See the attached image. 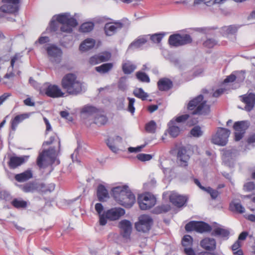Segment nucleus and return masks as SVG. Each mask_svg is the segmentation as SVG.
<instances>
[{
	"label": "nucleus",
	"instance_id": "obj_27",
	"mask_svg": "<svg viewBox=\"0 0 255 255\" xmlns=\"http://www.w3.org/2000/svg\"><path fill=\"white\" fill-rule=\"evenodd\" d=\"M240 27V25L235 24L225 26L221 28L220 32L224 36L234 34Z\"/></svg>",
	"mask_w": 255,
	"mask_h": 255
},
{
	"label": "nucleus",
	"instance_id": "obj_32",
	"mask_svg": "<svg viewBox=\"0 0 255 255\" xmlns=\"http://www.w3.org/2000/svg\"><path fill=\"white\" fill-rule=\"evenodd\" d=\"M95 210L99 216V224L101 226H105L107 224V220L105 217L106 212L102 214L104 207L102 204L97 203L95 206Z\"/></svg>",
	"mask_w": 255,
	"mask_h": 255
},
{
	"label": "nucleus",
	"instance_id": "obj_44",
	"mask_svg": "<svg viewBox=\"0 0 255 255\" xmlns=\"http://www.w3.org/2000/svg\"><path fill=\"white\" fill-rule=\"evenodd\" d=\"M11 204L16 208H25L27 206V202L21 199H14Z\"/></svg>",
	"mask_w": 255,
	"mask_h": 255
},
{
	"label": "nucleus",
	"instance_id": "obj_24",
	"mask_svg": "<svg viewBox=\"0 0 255 255\" xmlns=\"http://www.w3.org/2000/svg\"><path fill=\"white\" fill-rule=\"evenodd\" d=\"M211 231V235L212 236L219 237L225 239H227L230 234V232L227 229L220 226H215L212 228Z\"/></svg>",
	"mask_w": 255,
	"mask_h": 255
},
{
	"label": "nucleus",
	"instance_id": "obj_38",
	"mask_svg": "<svg viewBox=\"0 0 255 255\" xmlns=\"http://www.w3.org/2000/svg\"><path fill=\"white\" fill-rule=\"evenodd\" d=\"M136 66L129 61H126L123 64L122 68L125 74H129L132 73Z\"/></svg>",
	"mask_w": 255,
	"mask_h": 255
},
{
	"label": "nucleus",
	"instance_id": "obj_51",
	"mask_svg": "<svg viewBox=\"0 0 255 255\" xmlns=\"http://www.w3.org/2000/svg\"><path fill=\"white\" fill-rule=\"evenodd\" d=\"M100 62L108 61L111 57V54L109 52H104L98 54Z\"/></svg>",
	"mask_w": 255,
	"mask_h": 255
},
{
	"label": "nucleus",
	"instance_id": "obj_17",
	"mask_svg": "<svg viewBox=\"0 0 255 255\" xmlns=\"http://www.w3.org/2000/svg\"><path fill=\"white\" fill-rule=\"evenodd\" d=\"M119 227L122 236L126 240L130 239L132 230V224L127 220H123L120 222Z\"/></svg>",
	"mask_w": 255,
	"mask_h": 255
},
{
	"label": "nucleus",
	"instance_id": "obj_31",
	"mask_svg": "<svg viewBox=\"0 0 255 255\" xmlns=\"http://www.w3.org/2000/svg\"><path fill=\"white\" fill-rule=\"evenodd\" d=\"M27 157L11 156L9 158V166L11 168H15L24 162Z\"/></svg>",
	"mask_w": 255,
	"mask_h": 255
},
{
	"label": "nucleus",
	"instance_id": "obj_34",
	"mask_svg": "<svg viewBox=\"0 0 255 255\" xmlns=\"http://www.w3.org/2000/svg\"><path fill=\"white\" fill-rule=\"evenodd\" d=\"M196 231L199 233L210 232L212 227L208 224L203 222H195Z\"/></svg>",
	"mask_w": 255,
	"mask_h": 255
},
{
	"label": "nucleus",
	"instance_id": "obj_5",
	"mask_svg": "<svg viewBox=\"0 0 255 255\" xmlns=\"http://www.w3.org/2000/svg\"><path fill=\"white\" fill-rule=\"evenodd\" d=\"M203 99V96L200 95L189 102L187 108L189 110H194L193 115H207L210 112V106Z\"/></svg>",
	"mask_w": 255,
	"mask_h": 255
},
{
	"label": "nucleus",
	"instance_id": "obj_22",
	"mask_svg": "<svg viewBox=\"0 0 255 255\" xmlns=\"http://www.w3.org/2000/svg\"><path fill=\"white\" fill-rule=\"evenodd\" d=\"M169 199L173 205L178 207L183 206L187 201L185 196H181L174 191L171 192L169 195Z\"/></svg>",
	"mask_w": 255,
	"mask_h": 255
},
{
	"label": "nucleus",
	"instance_id": "obj_54",
	"mask_svg": "<svg viewBox=\"0 0 255 255\" xmlns=\"http://www.w3.org/2000/svg\"><path fill=\"white\" fill-rule=\"evenodd\" d=\"M205 191L210 194L213 199H215L219 195V192L217 190L213 189L210 187H207Z\"/></svg>",
	"mask_w": 255,
	"mask_h": 255
},
{
	"label": "nucleus",
	"instance_id": "obj_49",
	"mask_svg": "<svg viewBox=\"0 0 255 255\" xmlns=\"http://www.w3.org/2000/svg\"><path fill=\"white\" fill-rule=\"evenodd\" d=\"M156 128V124L153 121H151L146 125L145 130L149 133H154Z\"/></svg>",
	"mask_w": 255,
	"mask_h": 255
},
{
	"label": "nucleus",
	"instance_id": "obj_33",
	"mask_svg": "<svg viewBox=\"0 0 255 255\" xmlns=\"http://www.w3.org/2000/svg\"><path fill=\"white\" fill-rule=\"evenodd\" d=\"M168 132L169 134L173 137L177 136L180 132V126L178 125L174 120H171L168 124Z\"/></svg>",
	"mask_w": 255,
	"mask_h": 255
},
{
	"label": "nucleus",
	"instance_id": "obj_13",
	"mask_svg": "<svg viewBox=\"0 0 255 255\" xmlns=\"http://www.w3.org/2000/svg\"><path fill=\"white\" fill-rule=\"evenodd\" d=\"M169 43L171 45L179 46L190 43L192 38L188 34H173L169 36Z\"/></svg>",
	"mask_w": 255,
	"mask_h": 255
},
{
	"label": "nucleus",
	"instance_id": "obj_16",
	"mask_svg": "<svg viewBox=\"0 0 255 255\" xmlns=\"http://www.w3.org/2000/svg\"><path fill=\"white\" fill-rule=\"evenodd\" d=\"M19 0H2L3 4L0 7L1 11L4 13H13L18 10Z\"/></svg>",
	"mask_w": 255,
	"mask_h": 255
},
{
	"label": "nucleus",
	"instance_id": "obj_8",
	"mask_svg": "<svg viewBox=\"0 0 255 255\" xmlns=\"http://www.w3.org/2000/svg\"><path fill=\"white\" fill-rule=\"evenodd\" d=\"M230 130L225 128H218L217 132L212 138V142L215 144L224 146L228 142Z\"/></svg>",
	"mask_w": 255,
	"mask_h": 255
},
{
	"label": "nucleus",
	"instance_id": "obj_42",
	"mask_svg": "<svg viewBox=\"0 0 255 255\" xmlns=\"http://www.w3.org/2000/svg\"><path fill=\"white\" fill-rule=\"evenodd\" d=\"M113 67L112 63L103 64L100 66L95 67L96 70L101 73H105L110 71Z\"/></svg>",
	"mask_w": 255,
	"mask_h": 255
},
{
	"label": "nucleus",
	"instance_id": "obj_4",
	"mask_svg": "<svg viewBox=\"0 0 255 255\" xmlns=\"http://www.w3.org/2000/svg\"><path fill=\"white\" fill-rule=\"evenodd\" d=\"M61 85L69 95H77L85 91V87L83 83L79 80L76 75L67 74L62 79Z\"/></svg>",
	"mask_w": 255,
	"mask_h": 255
},
{
	"label": "nucleus",
	"instance_id": "obj_43",
	"mask_svg": "<svg viewBox=\"0 0 255 255\" xmlns=\"http://www.w3.org/2000/svg\"><path fill=\"white\" fill-rule=\"evenodd\" d=\"M94 27V24L93 22H85L81 25L80 31L82 32H89L93 30Z\"/></svg>",
	"mask_w": 255,
	"mask_h": 255
},
{
	"label": "nucleus",
	"instance_id": "obj_6",
	"mask_svg": "<svg viewBox=\"0 0 255 255\" xmlns=\"http://www.w3.org/2000/svg\"><path fill=\"white\" fill-rule=\"evenodd\" d=\"M40 93L53 98L62 97L65 95L58 86L48 83H45L40 88Z\"/></svg>",
	"mask_w": 255,
	"mask_h": 255
},
{
	"label": "nucleus",
	"instance_id": "obj_50",
	"mask_svg": "<svg viewBox=\"0 0 255 255\" xmlns=\"http://www.w3.org/2000/svg\"><path fill=\"white\" fill-rule=\"evenodd\" d=\"M235 156L236 155L234 150H228L225 152L223 157V159L224 162H227L229 158L233 159Z\"/></svg>",
	"mask_w": 255,
	"mask_h": 255
},
{
	"label": "nucleus",
	"instance_id": "obj_11",
	"mask_svg": "<svg viewBox=\"0 0 255 255\" xmlns=\"http://www.w3.org/2000/svg\"><path fill=\"white\" fill-rule=\"evenodd\" d=\"M55 155V150L53 148H50L47 150H44L40 153L37 160V164L42 168L49 164L53 159Z\"/></svg>",
	"mask_w": 255,
	"mask_h": 255
},
{
	"label": "nucleus",
	"instance_id": "obj_14",
	"mask_svg": "<svg viewBox=\"0 0 255 255\" xmlns=\"http://www.w3.org/2000/svg\"><path fill=\"white\" fill-rule=\"evenodd\" d=\"M21 56L19 54L16 53L12 57L10 61V65L7 69V72L5 75L4 78L7 79H11L13 78L16 73L19 74V71L17 70V63L20 60Z\"/></svg>",
	"mask_w": 255,
	"mask_h": 255
},
{
	"label": "nucleus",
	"instance_id": "obj_3",
	"mask_svg": "<svg viewBox=\"0 0 255 255\" xmlns=\"http://www.w3.org/2000/svg\"><path fill=\"white\" fill-rule=\"evenodd\" d=\"M112 191L115 200L126 208H130L135 202V196L127 186H117Z\"/></svg>",
	"mask_w": 255,
	"mask_h": 255
},
{
	"label": "nucleus",
	"instance_id": "obj_30",
	"mask_svg": "<svg viewBox=\"0 0 255 255\" xmlns=\"http://www.w3.org/2000/svg\"><path fill=\"white\" fill-rule=\"evenodd\" d=\"M149 39V35H144L139 36L128 46V49L138 48L144 45Z\"/></svg>",
	"mask_w": 255,
	"mask_h": 255
},
{
	"label": "nucleus",
	"instance_id": "obj_56",
	"mask_svg": "<svg viewBox=\"0 0 255 255\" xmlns=\"http://www.w3.org/2000/svg\"><path fill=\"white\" fill-rule=\"evenodd\" d=\"M188 118L189 115L187 114L181 115L177 117L176 119L174 120V122H176L178 125L180 126V124L186 121Z\"/></svg>",
	"mask_w": 255,
	"mask_h": 255
},
{
	"label": "nucleus",
	"instance_id": "obj_46",
	"mask_svg": "<svg viewBox=\"0 0 255 255\" xmlns=\"http://www.w3.org/2000/svg\"><path fill=\"white\" fill-rule=\"evenodd\" d=\"M241 246V242L237 241L232 246V250L234 255H243V251L240 249Z\"/></svg>",
	"mask_w": 255,
	"mask_h": 255
},
{
	"label": "nucleus",
	"instance_id": "obj_29",
	"mask_svg": "<svg viewBox=\"0 0 255 255\" xmlns=\"http://www.w3.org/2000/svg\"><path fill=\"white\" fill-rule=\"evenodd\" d=\"M97 195L98 200L101 202L106 201L109 198L108 190L106 187L102 184L98 186Z\"/></svg>",
	"mask_w": 255,
	"mask_h": 255
},
{
	"label": "nucleus",
	"instance_id": "obj_41",
	"mask_svg": "<svg viewBox=\"0 0 255 255\" xmlns=\"http://www.w3.org/2000/svg\"><path fill=\"white\" fill-rule=\"evenodd\" d=\"M37 184L35 182H29L24 185L22 190L25 192H33L37 190Z\"/></svg>",
	"mask_w": 255,
	"mask_h": 255
},
{
	"label": "nucleus",
	"instance_id": "obj_12",
	"mask_svg": "<svg viewBox=\"0 0 255 255\" xmlns=\"http://www.w3.org/2000/svg\"><path fill=\"white\" fill-rule=\"evenodd\" d=\"M155 203V198L149 193L141 195L138 198V203L141 210L149 209L154 206Z\"/></svg>",
	"mask_w": 255,
	"mask_h": 255
},
{
	"label": "nucleus",
	"instance_id": "obj_39",
	"mask_svg": "<svg viewBox=\"0 0 255 255\" xmlns=\"http://www.w3.org/2000/svg\"><path fill=\"white\" fill-rule=\"evenodd\" d=\"M245 78L244 73H242L240 76H238L236 77L234 74H231L230 76H228L224 81V85L230 83H232L234 82L236 79H237L238 81H243Z\"/></svg>",
	"mask_w": 255,
	"mask_h": 255
},
{
	"label": "nucleus",
	"instance_id": "obj_62",
	"mask_svg": "<svg viewBox=\"0 0 255 255\" xmlns=\"http://www.w3.org/2000/svg\"><path fill=\"white\" fill-rule=\"evenodd\" d=\"M185 230L188 232L196 231L195 222L192 221L186 224L185 226Z\"/></svg>",
	"mask_w": 255,
	"mask_h": 255
},
{
	"label": "nucleus",
	"instance_id": "obj_55",
	"mask_svg": "<svg viewBox=\"0 0 255 255\" xmlns=\"http://www.w3.org/2000/svg\"><path fill=\"white\" fill-rule=\"evenodd\" d=\"M137 158L140 161H148L152 158V156L148 154L139 153L137 155Z\"/></svg>",
	"mask_w": 255,
	"mask_h": 255
},
{
	"label": "nucleus",
	"instance_id": "obj_1",
	"mask_svg": "<svg viewBox=\"0 0 255 255\" xmlns=\"http://www.w3.org/2000/svg\"><path fill=\"white\" fill-rule=\"evenodd\" d=\"M58 22L62 24L60 30L61 31L70 33L73 27L76 26L78 22L75 18L71 16L68 13H64L54 15L49 23V29L55 31L58 29Z\"/></svg>",
	"mask_w": 255,
	"mask_h": 255
},
{
	"label": "nucleus",
	"instance_id": "obj_25",
	"mask_svg": "<svg viewBox=\"0 0 255 255\" xmlns=\"http://www.w3.org/2000/svg\"><path fill=\"white\" fill-rule=\"evenodd\" d=\"M122 138L119 136H115L114 137H110L107 140V144L109 148L114 153H117L119 151L117 147L118 143H121Z\"/></svg>",
	"mask_w": 255,
	"mask_h": 255
},
{
	"label": "nucleus",
	"instance_id": "obj_2",
	"mask_svg": "<svg viewBox=\"0 0 255 255\" xmlns=\"http://www.w3.org/2000/svg\"><path fill=\"white\" fill-rule=\"evenodd\" d=\"M112 191L115 200L126 208H130L135 202V196L127 186H117Z\"/></svg>",
	"mask_w": 255,
	"mask_h": 255
},
{
	"label": "nucleus",
	"instance_id": "obj_15",
	"mask_svg": "<svg viewBox=\"0 0 255 255\" xmlns=\"http://www.w3.org/2000/svg\"><path fill=\"white\" fill-rule=\"evenodd\" d=\"M249 127V123L247 121L236 122L234 125L235 130V139L239 141L241 139L245 133L246 130Z\"/></svg>",
	"mask_w": 255,
	"mask_h": 255
},
{
	"label": "nucleus",
	"instance_id": "obj_60",
	"mask_svg": "<svg viewBox=\"0 0 255 255\" xmlns=\"http://www.w3.org/2000/svg\"><path fill=\"white\" fill-rule=\"evenodd\" d=\"M50 41V39L48 36H40L37 41H36L35 43V44L37 43H39L40 44H45L49 42Z\"/></svg>",
	"mask_w": 255,
	"mask_h": 255
},
{
	"label": "nucleus",
	"instance_id": "obj_64",
	"mask_svg": "<svg viewBox=\"0 0 255 255\" xmlns=\"http://www.w3.org/2000/svg\"><path fill=\"white\" fill-rule=\"evenodd\" d=\"M89 62L92 65H96L100 63V60L99 58L98 55H96L91 57L89 60Z\"/></svg>",
	"mask_w": 255,
	"mask_h": 255
},
{
	"label": "nucleus",
	"instance_id": "obj_37",
	"mask_svg": "<svg viewBox=\"0 0 255 255\" xmlns=\"http://www.w3.org/2000/svg\"><path fill=\"white\" fill-rule=\"evenodd\" d=\"M95 44L94 40L88 38L85 40L80 45L79 49L82 51H86L93 48Z\"/></svg>",
	"mask_w": 255,
	"mask_h": 255
},
{
	"label": "nucleus",
	"instance_id": "obj_47",
	"mask_svg": "<svg viewBox=\"0 0 255 255\" xmlns=\"http://www.w3.org/2000/svg\"><path fill=\"white\" fill-rule=\"evenodd\" d=\"M230 208L232 210H235L240 213H243L245 212L244 207L240 203H232L230 205Z\"/></svg>",
	"mask_w": 255,
	"mask_h": 255
},
{
	"label": "nucleus",
	"instance_id": "obj_59",
	"mask_svg": "<svg viewBox=\"0 0 255 255\" xmlns=\"http://www.w3.org/2000/svg\"><path fill=\"white\" fill-rule=\"evenodd\" d=\"M255 188V184L253 182H248L244 185V189L247 191H252Z\"/></svg>",
	"mask_w": 255,
	"mask_h": 255
},
{
	"label": "nucleus",
	"instance_id": "obj_36",
	"mask_svg": "<svg viewBox=\"0 0 255 255\" xmlns=\"http://www.w3.org/2000/svg\"><path fill=\"white\" fill-rule=\"evenodd\" d=\"M172 86V82L167 78H162L158 82V87L160 90L167 91Z\"/></svg>",
	"mask_w": 255,
	"mask_h": 255
},
{
	"label": "nucleus",
	"instance_id": "obj_35",
	"mask_svg": "<svg viewBox=\"0 0 255 255\" xmlns=\"http://www.w3.org/2000/svg\"><path fill=\"white\" fill-rule=\"evenodd\" d=\"M32 177V173L30 170H27L25 171L15 175V179L19 182H25Z\"/></svg>",
	"mask_w": 255,
	"mask_h": 255
},
{
	"label": "nucleus",
	"instance_id": "obj_58",
	"mask_svg": "<svg viewBox=\"0 0 255 255\" xmlns=\"http://www.w3.org/2000/svg\"><path fill=\"white\" fill-rule=\"evenodd\" d=\"M118 87L119 89L123 91L126 90V89H127L126 77H122L121 78H120L119 82Z\"/></svg>",
	"mask_w": 255,
	"mask_h": 255
},
{
	"label": "nucleus",
	"instance_id": "obj_52",
	"mask_svg": "<svg viewBox=\"0 0 255 255\" xmlns=\"http://www.w3.org/2000/svg\"><path fill=\"white\" fill-rule=\"evenodd\" d=\"M128 110L131 114H133L135 111V108L133 106L135 103V99L134 98L128 97Z\"/></svg>",
	"mask_w": 255,
	"mask_h": 255
},
{
	"label": "nucleus",
	"instance_id": "obj_57",
	"mask_svg": "<svg viewBox=\"0 0 255 255\" xmlns=\"http://www.w3.org/2000/svg\"><path fill=\"white\" fill-rule=\"evenodd\" d=\"M216 44L217 41L212 38L208 39L204 42V46L208 48H212Z\"/></svg>",
	"mask_w": 255,
	"mask_h": 255
},
{
	"label": "nucleus",
	"instance_id": "obj_10",
	"mask_svg": "<svg viewBox=\"0 0 255 255\" xmlns=\"http://www.w3.org/2000/svg\"><path fill=\"white\" fill-rule=\"evenodd\" d=\"M49 60L55 63H59L61 60L62 51L58 47L54 44H48L45 47Z\"/></svg>",
	"mask_w": 255,
	"mask_h": 255
},
{
	"label": "nucleus",
	"instance_id": "obj_18",
	"mask_svg": "<svg viewBox=\"0 0 255 255\" xmlns=\"http://www.w3.org/2000/svg\"><path fill=\"white\" fill-rule=\"evenodd\" d=\"M182 245L186 255H196L193 249V239L189 235H185L182 240Z\"/></svg>",
	"mask_w": 255,
	"mask_h": 255
},
{
	"label": "nucleus",
	"instance_id": "obj_19",
	"mask_svg": "<svg viewBox=\"0 0 255 255\" xmlns=\"http://www.w3.org/2000/svg\"><path fill=\"white\" fill-rule=\"evenodd\" d=\"M123 24L120 21L107 23L104 30L107 36H112L123 27Z\"/></svg>",
	"mask_w": 255,
	"mask_h": 255
},
{
	"label": "nucleus",
	"instance_id": "obj_26",
	"mask_svg": "<svg viewBox=\"0 0 255 255\" xmlns=\"http://www.w3.org/2000/svg\"><path fill=\"white\" fill-rule=\"evenodd\" d=\"M30 113H24L16 116L11 121V128L13 130H15L18 125L28 119L30 117Z\"/></svg>",
	"mask_w": 255,
	"mask_h": 255
},
{
	"label": "nucleus",
	"instance_id": "obj_20",
	"mask_svg": "<svg viewBox=\"0 0 255 255\" xmlns=\"http://www.w3.org/2000/svg\"><path fill=\"white\" fill-rule=\"evenodd\" d=\"M125 214L124 209L121 208H114L108 210L106 212V220L109 219L114 221L119 219L121 216Z\"/></svg>",
	"mask_w": 255,
	"mask_h": 255
},
{
	"label": "nucleus",
	"instance_id": "obj_40",
	"mask_svg": "<svg viewBox=\"0 0 255 255\" xmlns=\"http://www.w3.org/2000/svg\"><path fill=\"white\" fill-rule=\"evenodd\" d=\"M133 95L137 98L145 100L148 97V95L145 93L141 88H135L133 92Z\"/></svg>",
	"mask_w": 255,
	"mask_h": 255
},
{
	"label": "nucleus",
	"instance_id": "obj_45",
	"mask_svg": "<svg viewBox=\"0 0 255 255\" xmlns=\"http://www.w3.org/2000/svg\"><path fill=\"white\" fill-rule=\"evenodd\" d=\"M150 40L155 43H159L165 35L164 33H155L152 35H148Z\"/></svg>",
	"mask_w": 255,
	"mask_h": 255
},
{
	"label": "nucleus",
	"instance_id": "obj_61",
	"mask_svg": "<svg viewBox=\"0 0 255 255\" xmlns=\"http://www.w3.org/2000/svg\"><path fill=\"white\" fill-rule=\"evenodd\" d=\"M9 198V194L8 192L0 189V199L7 200Z\"/></svg>",
	"mask_w": 255,
	"mask_h": 255
},
{
	"label": "nucleus",
	"instance_id": "obj_48",
	"mask_svg": "<svg viewBox=\"0 0 255 255\" xmlns=\"http://www.w3.org/2000/svg\"><path fill=\"white\" fill-rule=\"evenodd\" d=\"M136 77L137 79L141 82L149 83L150 79L149 77L144 72H137L136 73Z\"/></svg>",
	"mask_w": 255,
	"mask_h": 255
},
{
	"label": "nucleus",
	"instance_id": "obj_21",
	"mask_svg": "<svg viewBox=\"0 0 255 255\" xmlns=\"http://www.w3.org/2000/svg\"><path fill=\"white\" fill-rule=\"evenodd\" d=\"M241 100L246 104L245 110L248 112L252 111L255 105V94H247L241 96Z\"/></svg>",
	"mask_w": 255,
	"mask_h": 255
},
{
	"label": "nucleus",
	"instance_id": "obj_23",
	"mask_svg": "<svg viewBox=\"0 0 255 255\" xmlns=\"http://www.w3.org/2000/svg\"><path fill=\"white\" fill-rule=\"evenodd\" d=\"M200 245L206 251H212L216 248V241L212 238L207 237L203 239L201 241Z\"/></svg>",
	"mask_w": 255,
	"mask_h": 255
},
{
	"label": "nucleus",
	"instance_id": "obj_9",
	"mask_svg": "<svg viewBox=\"0 0 255 255\" xmlns=\"http://www.w3.org/2000/svg\"><path fill=\"white\" fill-rule=\"evenodd\" d=\"M152 224V219L149 216L142 215L139 216L138 222L135 223V227L137 231L146 233L150 230Z\"/></svg>",
	"mask_w": 255,
	"mask_h": 255
},
{
	"label": "nucleus",
	"instance_id": "obj_7",
	"mask_svg": "<svg viewBox=\"0 0 255 255\" xmlns=\"http://www.w3.org/2000/svg\"><path fill=\"white\" fill-rule=\"evenodd\" d=\"M82 112L90 115H94V123L98 126L104 125L107 122V118L103 113L98 111L94 107L86 106L83 108Z\"/></svg>",
	"mask_w": 255,
	"mask_h": 255
},
{
	"label": "nucleus",
	"instance_id": "obj_63",
	"mask_svg": "<svg viewBox=\"0 0 255 255\" xmlns=\"http://www.w3.org/2000/svg\"><path fill=\"white\" fill-rule=\"evenodd\" d=\"M145 146V145H141L140 146H137L136 147H129L128 148V151L129 152H138L141 151V149Z\"/></svg>",
	"mask_w": 255,
	"mask_h": 255
},
{
	"label": "nucleus",
	"instance_id": "obj_28",
	"mask_svg": "<svg viewBox=\"0 0 255 255\" xmlns=\"http://www.w3.org/2000/svg\"><path fill=\"white\" fill-rule=\"evenodd\" d=\"M189 158V156L187 154V151L185 148L181 147L179 149L177 154V159L180 161V164L181 166H186Z\"/></svg>",
	"mask_w": 255,
	"mask_h": 255
},
{
	"label": "nucleus",
	"instance_id": "obj_53",
	"mask_svg": "<svg viewBox=\"0 0 255 255\" xmlns=\"http://www.w3.org/2000/svg\"><path fill=\"white\" fill-rule=\"evenodd\" d=\"M191 134L194 137H199L202 135V131L201 130V128L196 126L194 127L190 131Z\"/></svg>",
	"mask_w": 255,
	"mask_h": 255
}]
</instances>
